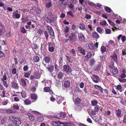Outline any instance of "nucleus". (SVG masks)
I'll return each mask as SVG.
<instances>
[{
  "instance_id": "20e7f679",
  "label": "nucleus",
  "mask_w": 126,
  "mask_h": 126,
  "mask_svg": "<svg viewBox=\"0 0 126 126\" xmlns=\"http://www.w3.org/2000/svg\"><path fill=\"white\" fill-rule=\"evenodd\" d=\"M63 71L65 72L67 74H69L71 72V67L68 64L64 65L63 66Z\"/></svg>"
},
{
  "instance_id": "39448f33",
  "label": "nucleus",
  "mask_w": 126,
  "mask_h": 126,
  "mask_svg": "<svg viewBox=\"0 0 126 126\" xmlns=\"http://www.w3.org/2000/svg\"><path fill=\"white\" fill-rule=\"evenodd\" d=\"M78 33V36L79 40L81 42H83L85 41V37L82 32H77Z\"/></svg>"
},
{
  "instance_id": "bf43d9fd",
  "label": "nucleus",
  "mask_w": 126,
  "mask_h": 126,
  "mask_svg": "<svg viewBox=\"0 0 126 126\" xmlns=\"http://www.w3.org/2000/svg\"><path fill=\"white\" fill-rule=\"evenodd\" d=\"M44 34L46 39L47 40H48L49 35L47 32V31H45V32Z\"/></svg>"
},
{
  "instance_id": "5fc2aeb1",
  "label": "nucleus",
  "mask_w": 126,
  "mask_h": 126,
  "mask_svg": "<svg viewBox=\"0 0 126 126\" xmlns=\"http://www.w3.org/2000/svg\"><path fill=\"white\" fill-rule=\"evenodd\" d=\"M95 62V61L93 59H92L90 61V64L91 65H93Z\"/></svg>"
},
{
  "instance_id": "aec40b11",
  "label": "nucleus",
  "mask_w": 126,
  "mask_h": 126,
  "mask_svg": "<svg viewBox=\"0 0 126 126\" xmlns=\"http://www.w3.org/2000/svg\"><path fill=\"white\" fill-rule=\"evenodd\" d=\"M70 83L69 81H65L64 83V86L65 88L69 87L70 85Z\"/></svg>"
},
{
  "instance_id": "c85d7f7f",
  "label": "nucleus",
  "mask_w": 126,
  "mask_h": 126,
  "mask_svg": "<svg viewBox=\"0 0 126 126\" xmlns=\"http://www.w3.org/2000/svg\"><path fill=\"white\" fill-rule=\"evenodd\" d=\"M79 27L80 29L83 30H85L86 29L84 25L82 23H80Z\"/></svg>"
},
{
  "instance_id": "4468645a",
  "label": "nucleus",
  "mask_w": 126,
  "mask_h": 126,
  "mask_svg": "<svg viewBox=\"0 0 126 126\" xmlns=\"http://www.w3.org/2000/svg\"><path fill=\"white\" fill-rule=\"evenodd\" d=\"M115 113L117 116L118 117H122L121 111L119 109L116 110H115Z\"/></svg>"
},
{
  "instance_id": "6ab92c4d",
  "label": "nucleus",
  "mask_w": 126,
  "mask_h": 126,
  "mask_svg": "<svg viewBox=\"0 0 126 126\" xmlns=\"http://www.w3.org/2000/svg\"><path fill=\"white\" fill-rule=\"evenodd\" d=\"M63 74L62 72H59L57 74V77L58 79H63Z\"/></svg>"
},
{
  "instance_id": "c756f323",
  "label": "nucleus",
  "mask_w": 126,
  "mask_h": 126,
  "mask_svg": "<svg viewBox=\"0 0 126 126\" xmlns=\"http://www.w3.org/2000/svg\"><path fill=\"white\" fill-rule=\"evenodd\" d=\"M111 57L112 58L113 60L116 63L118 62L117 60V56L116 54L114 55H113L112 56H111Z\"/></svg>"
},
{
  "instance_id": "f03ea898",
  "label": "nucleus",
  "mask_w": 126,
  "mask_h": 126,
  "mask_svg": "<svg viewBox=\"0 0 126 126\" xmlns=\"http://www.w3.org/2000/svg\"><path fill=\"white\" fill-rule=\"evenodd\" d=\"M9 118L13 122L16 126H19L21 124V119L12 116L9 117Z\"/></svg>"
},
{
  "instance_id": "338daca9",
  "label": "nucleus",
  "mask_w": 126,
  "mask_h": 126,
  "mask_svg": "<svg viewBox=\"0 0 126 126\" xmlns=\"http://www.w3.org/2000/svg\"><path fill=\"white\" fill-rule=\"evenodd\" d=\"M22 22L23 23H25L28 21V18L27 17L25 18H22Z\"/></svg>"
},
{
  "instance_id": "13d9d810",
  "label": "nucleus",
  "mask_w": 126,
  "mask_h": 126,
  "mask_svg": "<svg viewBox=\"0 0 126 126\" xmlns=\"http://www.w3.org/2000/svg\"><path fill=\"white\" fill-rule=\"evenodd\" d=\"M21 94L23 97L25 98L27 96L26 94L24 92H22L21 93Z\"/></svg>"
},
{
  "instance_id": "774afa93",
  "label": "nucleus",
  "mask_w": 126,
  "mask_h": 126,
  "mask_svg": "<svg viewBox=\"0 0 126 126\" xmlns=\"http://www.w3.org/2000/svg\"><path fill=\"white\" fill-rule=\"evenodd\" d=\"M121 103L124 106H126V101H125L123 99L121 101Z\"/></svg>"
},
{
  "instance_id": "6e6d98bb",
  "label": "nucleus",
  "mask_w": 126,
  "mask_h": 126,
  "mask_svg": "<svg viewBox=\"0 0 126 126\" xmlns=\"http://www.w3.org/2000/svg\"><path fill=\"white\" fill-rule=\"evenodd\" d=\"M14 112V110H12L8 109L6 111V112L7 113H13Z\"/></svg>"
},
{
  "instance_id": "7ed1b4c3",
  "label": "nucleus",
  "mask_w": 126,
  "mask_h": 126,
  "mask_svg": "<svg viewBox=\"0 0 126 126\" xmlns=\"http://www.w3.org/2000/svg\"><path fill=\"white\" fill-rule=\"evenodd\" d=\"M76 32L75 33L72 32L71 33V35L69 36L68 38L66 39L64 41V42L66 43L68 41H69L70 42L73 41H76L77 40V36L75 34Z\"/></svg>"
},
{
  "instance_id": "dca6fc26",
  "label": "nucleus",
  "mask_w": 126,
  "mask_h": 126,
  "mask_svg": "<svg viewBox=\"0 0 126 126\" xmlns=\"http://www.w3.org/2000/svg\"><path fill=\"white\" fill-rule=\"evenodd\" d=\"M7 118L6 117H4L2 119L1 123L2 124L4 125L7 122Z\"/></svg>"
},
{
  "instance_id": "69168bd1",
  "label": "nucleus",
  "mask_w": 126,
  "mask_h": 126,
  "mask_svg": "<svg viewBox=\"0 0 126 126\" xmlns=\"http://www.w3.org/2000/svg\"><path fill=\"white\" fill-rule=\"evenodd\" d=\"M66 57H67L68 60L69 62L71 63L72 62V61L71 60V57L70 56H66Z\"/></svg>"
},
{
  "instance_id": "ea45409f",
  "label": "nucleus",
  "mask_w": 126,
  "mask_h": 126,
  "mask_svg": "<svg viewBox=\"0 0 126 126\" xmlns=\"http://www.w3.org/2000/svg\"><path fill=\"white\" fill-rule=\"evenodd\" d=\"M92 105L93 106H96L97 104L98 103L95 100H93L91 101Z\"/></svg>"
},
{
  "instance_id": "bb28decb",
  "label": "nucleus",
  "mask_w": 126,
  "mask_h": 126,
  "mask_svg": "<svg viewBox=\"0 0 126 126\" xmlns=\"http://www.w3.org/2000/svg\"><path fill=\"white\" fill-rule=\"evenodd\" d=\"M109 67L111 69H113L116 67L114 66V64L113 61L111 62L110 63H109Z\"/></svg>"
},
{
  "instance_id": "0e129e2a",
  "label": "nucleus",
  "mask_w": 126,
  "mask_h": 126,
  "mask_svg": "<svg viewBox=\"0 0 126 126\" xmlns=\"http://www.w3.org/2000/svg\"><path fill=\"white\" fill-rule=\"evenodd\" d=\"M96 111L95 110H92L90 112V115H95L96 114Z\"/></svg>"
},
{
  "instance_id": "680f3d73",
  "label": "nucleus",
  "mask_w": 126,
  "mask_h": 126,
  "mask_svg": "<svg viewBox=\"0 0 126 126\" xmlns=\"http://www.w3.org/2000/svg\"><path fill=\"white\" fill-rule=\"evenodd\" d=\"M29 68L27 65H25L23 67V70L24 71H25L28 70Z\"/></svg>"
},
{
  "instance_id": "a878e982",
  "label": "nucleus",
  "mask_w": 126,
  "mask_h": 126,
  "mask_svg": "<svg viewBox=\"0 0 126 126\" xmlns=\"http://www.w3.org/2000/svg\"><path fill=\"white\" fill-rule=\"evenodd\" d=\"M87 47L88 48L93 50L94 48V47L93 45L91 44H89L87 46Z\"/></svg>"
},
{
  "instance_id": "393cba45",
  "label": "nucleus",
  "mask_w": 126,
  "mask_h": 126,
  "mask_svg": "<svg viewBox=\"0 0 126 126\" xmlns=\"http://www.w3.org/2000/svg\"><path fill=\"white\" fill-rule=\"evenodd\" d=\"M112 71L114 75H115L118 73V70L116 67L112 69Z\"/></svg>"
},
{
  "instance_id": "f3484780",
  "label": "nucleus",
  "mask_w": 126,
  "mask_h": 126,
  "mask_svg": "<svg viewBox=\"0 0 126 126\" xmlns=\"http://www.w3.org/2000/svg\"><path fill=\"white\" fill-rule=\"evenodd\" d=\"M27 115L28 116L29 119L32 121H33L34 119V117L30 113H28Z\"/></svg>"
},
{
  "instance_id": "1a4fd4ad",
  "label": "nucleus",
  "mask_w": 126,
  "mask_h": 126,
  "mask_svg": "<svg viewBox=\"0 0 126 126\" xmlns=\"http://www.w3.org/2000/svg\"><path fill=\"white\" fill-rule=\"evenodd\" d=\"M78 49L79 52L83 55H85L86 54V52L85 49L83 47H78Z\"/></svg>"
},
{
  "instance_id": "79ce46f5",
  "label": "nucleus",
  "mask_w": 126,
  "mask_h": 126,
  "mask_svg": "<svg viewBox=\"0 0 126 126\" xmlns=\"http://www.w3.org/2000/svg\"><path fill=\"white\" fill-rule=\"evenodd\" d=\"M67 15H69L71 17H74V15L72 12L71 11H69L67 12Z\"/></svg>"
},
{
  "instance_id": "4be33fe9",
  "label": "nucleus",
  "mask_w": 126,
  "mask_h": 126,
  "mask_svg": "<svg viewBox=\"0 0 126 126\" xmlns=\"http://www.w3.org/2000/svg\"><path fill=\"white\" fill-rule=\"evenodd\" d=\"M41 74L39 72H36L35 73V78L37 79H39L41 77Z\"/></svg>"
},
{
  "instance_id": "a18cd8bd",
  "label": "nucleus",
  "mask_w": 126,
  "mask_h": 126,
  "mask_svg": "<svg viewBox=\"0 0 126 126\" xmlns=\"http://www.w3.org/2000/svg\"><path fill=\"white\" fill-rule=\"evenodd\" d=\"M94 110L96 112H98L99 110V106L97 105L94 107Z\"/></svg>"
},
{
  "instance_id": "49530a36",
  "label": "nucleus",
  "mask_w": 126,
  "mask_h": 126,
  "mask_svg": "<svg viewBox=\"0 0 126 126\" xmlns=\"http://www.w3.org/2000/svg\"><path fill=\"white\" fill-rule=\"evenodd\" d=\"M107 20L108 21L110 24L111 25H112L113 27H114V26H115V24L113 22L111 21L109 19H108Z\"/></svg>"
},
{
  "instance_id": "7c9ffc66",
  "label": "nucleus",
  "mask_w": 126,
  "mask_h": 126,
  "mask_svg": "<svg viewBox=\"0 0 126 126\" xmlns=\"http://www.w3.org/2000/svg\"><path fill=\"white\" fill-rule=\"evenodd\" d=\"M96 30L98 32L101 34H102L103 33V30L101 27H97L96 28Z\"/></svg>"
},
{
  "instance_id": "37998d69",
  "label": "nucleus",
  "mask_w": 126,
  "mask_h": 126,
  "mask_svg": "<svg viewBox=\"0 0 126 126\" xmlns=\"http://www.w3.org/2000/svg\"><path fill=\"white\" fill-rule=\"evenodd\" d=\"M92 56V54L91 52H89L87 53L86 55L85 56L86 57L89 58Z\"/></svg>"
},
{
  "instance_id": "4c0bfd02",
  "label": "nucleus",
  "mask_w": 126,
  "mask_h": 126,
  "mask_svg": "<svg viewBox=\"0 0 126 126\" xmlns=\"http://www.w3.org/2000/svg\"><path fill=\"white\" fill-rule=\"evenodd\" d=\"M31 98L32 99L36 100L37 98V96L35 94H33L31 95Z\"/></svg>"
},
{
  "instance_id": "4d7b16f0",
  "label": "nucleus",
  "mask_w": 126,
  "mask_h": 126,
  "mask_svg": "<svg viewBox=\"0 0 126 126\" xmlns=\"http://www.w3.org/2000/svg\"><path fill=\"white\" fill-rule=\"evenodd\" d=\"M43 32L44 31L41 29H39L38 31V34L40 35H41L42 34Z\"/></svg>"
},
{
  "instance_id": "e433bc0d",
  "label": "nucleus",
  "mask_w": 126,
  "mask_h": 126,
  "mask_svg": "<svg viewBox=\"0 0 126 126\" xmlns=\"http://www.w3.org/2000/svg\"><path fill=\"white\" fill-rule=\"evenodd\" d=\"M95 88L99 90L101 92H102L103 91V89L100 86L96 85L95 86Z\"/></svg>"
},
{
  "instance_id": "0eeeda50",
  "label": "nucleus",
  "mask_w": 126,
  "mask_h": 126,
  "mask_svg": "<svg viewBox=\"0 0 126 126\" xmlns=\"http://www.w3.org/2000/svg\"><path fill=\"white\" fill-rule=\"evenodd\" d=\"M11 87L13 88L17 89L19 88L18 84L17 83L16 81H13L11 83Z\"/></svg>"
},
{
  "instance_id": "f257e3e1",
  "label": "nucleus",
  "mask_w": 126,
  "mask_h": 126,
  "mask_svg": "<svg viewBox=\"0 0 126 126\" xmlns=\"http://www.w3.org/2000/svg\"><path fill=\"white\" fill-rule=\"evenodd\" d=\"M44 18L46 22L47 23H51L54 18L53 14L50 11L47 12V14H45Z\"/></svg>"
},
{
  "instance_id": "5701e85b",
  "label": "nucleus",
  "mask_w": 126,
  "mask_h": 126,
  "mask_svg": "<svg viewBox=\"0 0 126 126\" xmlns=\"http://www.w3.org/2000/svg\"><path fill=\"white\" fill-rule=\"evenodd\" d=\"M24 101V103L26 105H30L31 103V101L28 99H26Z\"/></svg>"
},
{
  "instance_id": "cd10ccee",
  "label": "nucleus",
  "mask_w": 126,
  "mask_h": 126,
  "mask_svg": "<svg viewBox=\"0 0 126 126\" xmlns=\"http://www.w3.org/2000/svg\"><path fill=\"white\" fill-rule=\"evenodd\" d=\"M33 60L34 62H38L39 61V58L37 56H35L33 57Z\"/></svg>"
},
{
  "instance_id": "f8f14e48",
  "label": "nucleus",
  "mask_w": 126,
  "mask_h": 126,
  "mask_svg": "<svg viewBox=\"0 0 126 126\" xmlns=\"http://www.w3.org/2000/svg\"><path fill=\"white\" fill-rule=\"evenodd\" d=\"M56 100L58 103L59 104H60L62 102V101L64 99V98L61 96H59L56 98Z\"/></svg>"
},
{
  "instance_id": "412c9836",
  "label": "nucleus",
  "mask_w": 126,
  "mask_h": 126,
  "mask_svg": "<svg viewBox=\"0 0 126 126\" xmlns=\"http://www.w3.org/2000/svg\"><path fill=\"white\" fill-rule=\"evenodd\" d=\"M81 101V100L78 97L75 100L74 102L75 104H79Z\"/></svg>"
},
{
  "instance_id": "603ef678",
  "label": "nucleus",
  "mask_w": 126,
  "mask_h": 126,
  "mask_svg": "<svg viewBox=\"0 0 126 126\" xmlns=\"http://www.w3.org/2000/svg\"><path fill=\"white\" fill-rule=\"evenodd\" d=\"M21 32L22 33H25L26 32V31L23 27H22L21 28Z\"/></svg>"
},
{
  "instance_id": "e2e57ef3",
  "label": "nucleus",
  "mask_w": 126,
  "mask_h": 126,
  "mask_svg": "<svg viewBox=\"0 0 126 126\" xmlns=\"http://www.w3.org/2000/svg\"><path fill=\"white\" fill-rule=\"evenodd\" d=\"M7 79V77L6 75L5 74L3 76L2 78L1 79V80L2 81H4L6 80Z\"/></svg>"
},
{
  "instance_id": "6e6552de",
  "label": "nucleus",
  "mask_w": 126,
  "mask_h": 126,
  "mask_svg": "<svg viewBox=\"0 0 126 126\" xmlns=\"http://www.w3.org/2000/svg\"><path fill=\"white\" fill-rule=\"evenodd\" d=\"M92 76L91 78L94 82L97 83L99 82L100 79L98 76L94 75H93Z\"/></svg>"
},
{
  "instance_id": "052dcab7",
  "label": "nucleus",
  "mask_w": 126,
  "mask_h": 126,
  "mask_svg": "<svg viewBox=\"0 0 126 126\" xmlns=\"http://www.w3.org/2000/svg\"><path fill=\"white\" fill-rule=\"evenodd\" d=\"M126 55V49H123L122 50V55L124 56Z\"/></svg>"
},
{
  "instance_id": "a211bd4d",
  "label": "nucleus",
  "mask_w": 126,
  "mask_h": 126,
  "mask_svg": "<svg viewBox=\"0 0 126 126\" xmlns=\"http://www.w3.org/2000/svg\"><path fill=\"white\" fill-rule=\"evenodd\" d=\"M32 9L33 10L35 11V12L37 14H40L41 13V10L38 8L33 7L32 8Z\"/></svg>"
},
{
  "instance_id": "9d476101",
  "label": "nucleus",
  "mask_w": 126,
  "mask_h": 126,
  "mask_svg": "<svg viewBox=\"0 0 126 126\" xmlns=\"http://www.w3.org/2000/svg\"><path fill=\"white\" fill-rule=\"evenodd\" d=\"M20 80L21 85L23 87H26L27 86V84L25 80H27L24 78H22Z\"/></svg>"
},
{
  "instance_id": "2f4dec72",
  "label": "nucleus",
  "mask_w": 126,
  "mask_h": 126,
  "mask_svg": "<svg viewBox=\"0 0 126 126\" xmlns=\"http://www.w3.org/2000/svg\"><path fill=\"white\" fill-rule=\"evenodd\" d=\"M116 87V89L118 91H119L120 92H122L123 91L122 90V87L120 85H117Z\"/></svg>"
},
{
  "instance_id": "b1692460",
  "label": "nucleus",
  "mask_w": 126,
  "mask_h": 126,
  "mask_svg": "<svg viewBox=\"0 0 126 126\" xmlns=\"http://www.w3.org/2000/svg\"><path fill=\"white\" fill-rule=\"evenodd\" d=\"M104 8L105 11L108 13H110L113 12L111 9L109 7L105 6Z\"/></svg>"
},
{
  "instance_id": "3c124183",
  "label": "nucleus",
  "mask_w": 126,
  "mask_h": 126,
  "mask_svg": "<svg viewBox=\"0 0 126 126\" xmlns=\"http://www.w3.org/2000/svg\"><path fill=\"white\" fill-rule=\"evenodd\" d=\"M30 75V74L29 72L26 73L24 75V77L26 78H28Z\"/></svg>"
},
{
  "instance_id": "c03bdc74",
  "label": "nucleus",
  "mask_w": 126,
  "mask_h": 126,
  "mask_svg": "<svg viewBox=\"0 0 126 126\" xmlns=\"http://www.w3.org/2000/svg\"><path fill=\"white\" fill-rule=\"evenodd\" d=\"M44 89L46 92H49L50 91V88L49 87H45Z\"/></svg>"
},
{
  "instance_id": "c9c22d12",
  "label": "nucleus",
  "mask_w": 126,
  "mask_h": 126,
  "mask_svg": "<svg viewBox=\"0 0 126 126\" xmlns=\"http://www.w3.org/2000/svg\"><path fill=\"white\" fill-rule=\"evenodd\" d=\"M101 50L102 54L106 51V47L104 46H102L101 48Z\"/></svg>"
},
{
  "instance_id": "473e14b6",
  "label": "nucleus",
  "mask_w": 126,
  "mask_h": 126,
  "mask_svg": "<svg viewBox=\"0 0 126 126\" xmlns=\"http://www.w3.org/2000/svg\"><path fill=\"white\" fill-rule=\"evenodd\" d=\"M48 70L51 72H52L54 69V67L52 65H50L47 67Z\"/></svg>"
},
{
  "instance_id": "09e8293b",
  "label": "nucleus",
  "mask_w": 126,
  "mask_h": 126,
  "mask_svg": "<svg viewBox=\"0 0 126 126\" xmlns=\"http://www.w3.org/2000/svg\"><path fill=\"white\" fill-rule=\"evenodd\" d=\"M48 50L50 52H54V48L52 47H48Z\"/></svg>"
},
{
  "instance_id": "de8ad7c7",
  "label": "nucleus",
  "mask_w": 126,
  "mask_h": 126,
  "mask_svg": "<svg viewBox=\"0 0 126 126\" xmlns=\"http://www.w3.org/2000/svg\"><path fill=\"white\" fill-rule=\"evenodd\" d=\"M63 59L62 57H60L58 63L59 66L61 65V64L63 63L62 61Z\"/></svg>"
},
{
  "instance_id": "f704fd0d",
  "label": "nucleus",
  "mask_w": 126,
  "mask_h": 126,
  "mask_svg": "<svg viewBox=\"0 0 126 126\" xmlns=\"http://www.w3.org/2000/svg\"><path fill=\"white\" fill-rule=\"evenodd\" d=\"M118 80L120 82L122 83H125L126 82V79H122L120 78H119Z\"/></svg>"
},
{
  "instance_id": "58836bf2",
  "label": "nucleus",
  "mask_w": 126,
  "mask_h": 126,
  "mask_svg": "<svg viewBox=\"0 0 126 126\" xmlns=\"http://www.w3.org/2000/svg\"><path fill=\"white\" fill-rule=\"evenodd\" d=\"M18 12V11L17 10H16V12H15L14 13V16L16 17V18H19L20 17V15L18 14H15V12Z\"/></svg>"
},
{
  "instance_id": "a19ab883",
  "label": "nucleus",
  "mask_w": 126,
  "mask_h": 126,
  "mask_svg": "<svg viewBox=\"0 0 126 126\" xmlns=\"http://www.w3.org/2000/svg\"><path fill=\"white\" fill-rule=\"evenodd\" d=\"M100 25L101 26H104L106 25L107 23L106 21H101L99 23Z\"/></svg>"
},
{
  "instance_id": "864d4df0",
  "label": "nucleus",
  "mask_w": 126,
  "mask_h": 126,
  "mask_svg": "<svg viewBox=\"0 0 126 126\" xmlns=\"http://www.w3.org/2000/svg\"><path fill=\"white\" fill-rule=\"evenodd\" d=\"M111 30L109 29H105V32L107 34H109L110 33Z\"/></svg>"
},
{
  "instance_id": "ddd939ff",
  "label": "nucleus",
  "mask_w": 126,
  "mask_h": 126,
  "mask_svg": "<svg viewBox=\"0 0 126 126\" xmlns=\"http://www.w3.org/2000/svg\"><path fill=\"white\" fill-rule=\"evenodd\" d=\"M92 36L93 38L97 39L100 37L98 33L95 32H94L92 33Z\"/></svg>"
},
{
  "instance_id": "2eb2a0df",
  "label": "nucleus",
  "mask_w": 126,
  "mask_h": 126,
  "mask_svg": "<svg viewBox=\"0 0 126 126\" xmlns=\"http://www.w3.org/2000/svg\"><path fill=\"white\" fill-rule=\"evenodd\" d=\"M51 60V58L50 55L47 56L45 57V61L46 63H49Z\"/></svg>"
},
{
  "instance_id": "423d86ee",
  "label": "nucleus",
  "mask_w": 126,
  "mask_h": 126,
  "mask_svg": "<svg viewBox=\"0 0 126 126\" xmlns=\"http://www.w3.org/2000/svg\"><path fill=\"white\" fill-rule=\"evenodd\" d=\"M66 115L65 113L62 112L54 115V117L57 119H61V118H64L65 116Z\"/></svg>"
},
{
  "instance_id": "8fccbe9b",
  "label": "nucleus",
  "mask_w": 126,
  "mask_h": 126,
  "mask_svg": "<svg viewBox=\"0 0 126 126\" xmlns=\"http://www.w3.org/2000/svg\"><path fill=\"white\" fill-rule=\"evenodd\" d=\"M108 44L109 45H110L112 46H114V41L112 40L109 41V42Z\"/></svg>"
},
{
  "instance_id": "72a5a7b5",
  "label": "nucleus",
  "mask_w": 126,
  "mask_h": 126,
  "mask_svg": "<svg viewBox=\"0 0 126 126\" xmlns=\"http://www.w3.org/2000/svg\"><path fill=\"white\" fill-rule=\"evenodd\" d=\"M13 107L14 109L16 110H18L19 109V107L17 103H15L13 104Z\"/></svg>"
},
{
  "instance_id": "9b49d317",
  "label": "nucleus",
  "mask_w": 126,
  "mask_h": 126,
  "mask_svg": "<svg viewBox=\"0 0 126 126\" xmlns=\"http://www.w3.org/2000/svg\"><path fill=\"white\" fill-rule=\"evenodd\" d=\"M52 124L54 126H59L60 124H64V123H63L60 121H58V122L52 121Z\"/></svg>"
}]
</instances>
